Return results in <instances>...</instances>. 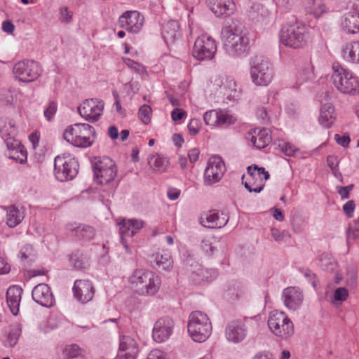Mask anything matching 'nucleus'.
<instances>
[{
    "label": "nucleus",
    "mask_w": 359,
    "mask_h": 359,
    "mask_svg": "<svg viewBox=\"0 0 359 359\" xmlns=\"http://www.w3.org/2000/svg\"><path fill=\"white\" fill-rule=\"evenodd\" d=\"M229 217L224 213L219 212L215 210H210L204 217L201 218V224L208 228L220 229L226 225Z\"/></svg>",
    "instance_id": "nucleus-28"
},
{
    "label": "nucleus",
    "mask_w": 359,
    "mask_h": 359,
    "mask_svg": "<svg viewBox=\"0 0 359 359\" xmlns=\"http://www.w3.org/2000/svg\"><path fill=\"white\" fill-rule=\"evenodd\" d=\"M154 256V261L159 269L170 271L172 269L173 260L170 252L168 250H162Z\"/></svg>",
    "instance_id": "nucleus-37"
},
{
    "label": "nucleus",
    "mask_w": 359,
    "mask_h": 359,
    "mask_svg": "<svg viewBox=\"0 0 359 359\" xmlns=\"http://www.w3.org/2000/svg\"><path fill=\"white\" fill-rule=\"evenodd\" d=\"M252 145L261 149L266 147L271 140V136L267 129L255 128L250 132L247 137Z\"/></svg>",
    "instance_id": "nucleus-31"
},
{
    "label": "nucleus",
    "mask_w": 359,
    "mask_h": 359,
    "mask_svg": "<svg viewBox=\"0 0 359 359\" xmlns=\"http://www.w3.org/2000/svg\"><path fill=\"white\" fill-rule=\"evenodd\" d=\"M353 185L351 184L346 187H337V192L341 199H347L350 197V191L352 190Z\"/></svg>",
    "instance_id": "nucleus-59"
},
{
    "label": "nucleus",
    "mask_w": 359,
    "mask_h": 359,
    "mask_svg": "<svg viewBox=\"0 0 359 359\" xmlns=\"http://www.w3.org/2000/svg\"><path fill=\"white\" fill-rule=\"evenodd\" d=\"M175 323L169 317L159 318L154 324L152 332L154 340L162 343L168 340L172 334Z\"/></svg>",
    "instance_id": "nucleus-20"
},
{
    "label": "nucleus",
    "mask_w": 359,
    "mask_h": 359,
    "mask_svg": "<svg viewBox=\"0 0 359 359\" xmlns=\"http://www.w3.org/2000/svg\"><path fill=\"white\" fill-rule=\"evenodd\" d=\"M341 27L348 34L359 33V13L353 11L345 13L341 20Z\"/></svg>",
    "instance_id": "nucleus-33"
},
{
    "label": "nucleus",
    "mask_w": 359,
    "mask_h": 359,
    "mask_svg": "<svg viewBox=\"0 0 359 359\" xmlns=\"http://www.w3.org/2000/svg\"><path fill=\"white\" fill-rule=\"evenodd\" d=\"M257 118L263 123H268L271 116L267 108L263 106L258 107L255 111Z\"/></svg>",
    "instance_id": "nucleus-49"
},
{
    "label": "nucleus",
    "mask_w": 359,
    "mask_h": 359,
    "mask_svg": "<svg viewBox=\"0 0 359 359\" xmlns=\"http://www.w3.org/2000/svg\"><path fill=\"white\" fill-rule=\"evenodd\" d=\"M151 111V107L147 104H144L140 108L139 118L144 124L150 122Z\"/></svg>",
    "instance_id": "nucleus-48"
},
{
    "label": "nucleus",
    "mask_w": 359,
    "mask_h": 359,
    "mask_svg": "<svg viewBox=\"0 0 359 359\" xmlns=\"http://www.w3.org/2000/svg\"><path fill=\"white\" fill-rule=\"evenodd\" d=\"M201 122L199 118H194L190 120L187 125V128L190 135H197L201 129Z\"/></svg>",
    "instance_id": "nucleus-52"
},
{
    "label": "nucleus",
    "mask_w": 359,
    "mask_h": 359,
    "mask_svg": "<svg viewBox=\"0 0 359 359\" xmlns=\"http://www.w3.org/2000/svg\"><path fill=\"white\" fill-rule=\"evenodd\" d=\"M247 335L245 325L241 320L229 322L225 328V337L228 341L238 344L244 340Z\"/></svg>",
    "instance_id": "nucleus-24"
},
{
    "label": "nucleus",
    "mask_w": 359,
    "mask_h": 359,
    "mask_svg": "<svg viewBox=\"0 0 359 359\" xmlns=\"http://www.w3.org/2000/svg\"><path fill=\"white\" fill-rule=\"evenodd\" d=\"M187 332L194 341H205L212 332V323L208 316L201 311H192L188 318Z\"/></svg>",
    "instance_id": "nucleus-3"
},
{
    "label": "nucleus",
    "mask_w": 359,
    "mask_h": 359,
    "mask_svg": "<svg viewBox=\"0 0 359 359\" xmlns=\"http://www.w3.org/2000/svg\"><path fill=\"white\" fill-rule=\"evenodd\" d=\"M320 267L325 271L332 272L337 267L336 260L329 254H323L319 259Z\"/></svg>",
    "instance_id": "nucleus-41"
},
{
    "label": "nucleus",
    "mask_w": 359,
    "mask_h": 359,
    "mask_svg": "<svg viewBox=\"0 0 359 359\" xmlns=\"http://www.w3.org/2000/svg\"><path fill=\"white\" fill-rule=\"evenodd\" d=\"M268 326L274 335L283 339H287L294 334L293 323L283 311H271L268 318Z\"/></svg>",
    "instance_id": "nucleus-9"
},
{
    "label": "nucleus",
    "mask_w": 359,
    "mask_h": 359,
    "mask_svg": "<svg viewBox=\"0 0 359 359\" xmlns=\"http://www.w3.org/2000/svg\"><path fill=\"white\" fill-rule=\"evenodd\" d=\"M69 260L72 266L78 270L86 268L88 260L83 253L79 250L73 252L69 257Z\"/></svg>",
    "instance_id": "nucleus-40"
},
{
    "label": "nucleus",
    "mask_w": 359,
    "mask_h": 359,
    "mask_svg": "<svg viewBox=\"0 0 359 359\" xmlns=\"http://www.w3.org/2000/svg\"><path fill=\"white\" fill-rule=\"evenodd\" d=\"M337 118L334 107L331 103L324 104L320 109L319 123L325 128H330Z\"/></svg>",
    "instance_id": "nucleus-34"
},
{
    "label": "nucleus",
    "mask_w": 359,
    "mask_h": 359,
    "mask_svg": "<svg viewBox=\"0 0 359 359\" xmlns=\"http://www.w3.org/2000/svg\"><path fill=\"white\" fill-rule=\"evenodd\" d=\"M95 129L88 123H75L68 126L64 132V139L77 147L86 148L92 145Z\"/></svg>",
    "instance_id": "nucleus-8"
},
{
    "label": "nucleus",
    "mask_w": 359,
    "mask_h": 359,
    "mask_svg": "<svg viewBox=\"0 0 359 359\" xmlns=\"http://www.w3.org/2000/svg\"><path fill=\"white\" fill-rule=\"evenodd\" d=\"M278 147L283 153L288 156L294 155L295 152L297 151V148L294 145L284 141L278 144Z\"/></svg>",
    "instance_id": "nucleus-50"
},
{
    "label": "nucleus",
    "mask_w": 359,
    "mask_h": 359,
    "mask_svg": "<svg viewBox=\"0 0 359 359\" xmlns=\"http://www.w3.org/2000/svg\"><path fill=\"white\" fill-rule=\"evenodd\" d=\"M248 176L243 182L245 187L250 192L259 193L264 189L266 181L269 178V173L264 168L257 165L248 166L247 168Z\"/></svg>",
    "instance_id": "nucleus-13"
},
{
    "label": "nucleus",
    "mask_w": 359,
    "mask_h": 359,
    "mask_svg": "<svg viewBox=\"0 0 359 359\" xmlns=\"http://www.w3.org/2000/svg\"><path fill=\"white\" fill-rule=\"evenodd\" d=\"M306 39V27L296 18L283 25L280 30V41L285 46L300 48L305 46Z\"/></svg>",
    "instance_id": "nucleus-4"
},
{
    "label": "nucleus",
    "mask_w": 359,
    "mask_h": 359,
    "mask_svg": "<svg viewBox=\"0 0 359 359\" xmlns=\"http://www.w3.org/2000/svg\"><path fill=\"white\" fill-rule=\"evenodd\" d=\"M221 36L224 48L229 56H240L249 48L248 30L242 25L233 23L223 27Z\"/></svg>",
    "instance_id": "nucleus-1"
},
{
    "label": "nucleus",
    "mask_w": 359,
    "mask_h": 359,
    "mask_svg": "<svg viewBox=\"0 0 359 359\" xmlns=\"http://www.w3.org/2000/svg\"><path fill=\"white\" fill-rule=\"evenodd\" d=\"M201 248L208 256L212 255L216 250V248L212 245L210 241L207 239H203L201 241Z\"/></svg>",
    "instance_id": "nucleus-56"
},
{
    "label": "nucleus",
    "mask_w": 359,
    "mask_h": 359,
    "mask_svg": "<svg viewBox=\"0 0 359 359\" xmlns=\"http://www.w3.org/2000/svg\"><path fill=\"white\" fill-rule=\"evenodd\" d=\"M104 103L97 98L87 99L79 107L80 116L90 123L98 121L103 114Z\"/></svg>",
    "instance_id": "nucleus-14"
},
{
    "label": "nucleus",
    "mask_w": 359,
    "mask_h": 359,
    "mask_svg": "<svg viewBox=\"0 0 359 359\" xmlns=\"http://www.w3.org/2000/svg\"><path fill=\"white\" fill-rule=\"evenodd\" d=\"M348 297V291L345 287H338L333 292V299L332 300L333 304L337 302H342L347 299Z\"/></svg>",
    "instance_id": "nucleus-45"
},
{
    "label": "nucleus",
    "mask_w": 359,
    "mask_h": 359,
    "mask_svg": "<svg viewBox=\"0 0 359 359\" xmlns=\"http://www.w3.org/2000/svg\"><path fill=\"white\" fill-rule=\"evenodd\" d=\"M183 257L190 280L196 285L205 282L204 279L207 277L203 274L202 266L194 259L193 253L187 250Z\"/></svg>",
    "instance_id": "nucleus-19"
},
{
    "label": "nucleus",
    "mask_w": 359,
    "mask_h": 359,
    "mask_svg": "<svg viewBox=\"0 0 359 359\" xmlns=\"http://www.w3.org/2000/svg\"><path fill=\"white\" fill-rule=\"evenodd\" d=\"M186 116V112L180 108H175L171 112V117L174 121H177Z\"/></svg>",
    "instance_id": "nucleus-64"
},
{
    "label": "nucleus",
    "mask_w": 359,
    "mask_h": 359,
    "mask_svg": "<svg viewBox=\"0 0 359 359\" xmlns=\"http://www.w3.org/2000/svg\"><path fill=\"white\" fill-rule=\"evenodd\" d=\"M147 359H166V353L159 349H154L148 354Z\"/></svg>",
    "instance_id": "nucleus-61"
},
{
    "label": "nucleus",
    "mask_w": 359,
    "mask_h": 359,
    "mask_svg": "<svg viewBox=\"0 0 359 359\" xmlns=\"http://www.w3.org/2000/svg\"><path fill=\"white\" fill-rule=\"evenodd\" d=\"M57 111V104L55 101H50L48 105L45 108L43 115L48 121L53 120Z\"/></svg>",
    "instance_id": "nucleus-46"
},
{
    "label": "nucleus",
    "mask_w": 359,
    "mask_h": 359,
    "mask_svg": "<svg viewBox=\"0 0 359 359\" xmlns=\"http://www.w3.org/2000/svg\"><path fill=\"white\" fill-rule=\"evenodd\" d=\"M271 233L273 239L277 242L283 241L286 238L290 237V234L287 231H281L276 228H271Z\"/></svg>",
    "instance_id": "nucleus-53"
},
{
    "label": "nucleus",
    "mask_w": 359,
    "mask_h": 359,
    "mask_svg": "<svg viewBox=\"0 0 359 359\" xmlns=\"http://www.w3.org/2000/svg\"><path fill=\"white\" fill-rule=\"evenodd\" d=\"M223 88L226 90L225 94L229 97L233 99L238 98L240 96V91L236 88V83L232 79H226L225 83L223 84Z\"/></svg>",
    "instance_id": "nucleus-43"
},
{
    "label": "nucleus",
    "mask_w": 359,
    "mask_h": 359,
    "mask_svg": "<svg viewBox=\"0 0 359 359\" xmlns=\"http://www.w3.org/2000/svg\"><path fill=\"white\" fill-rule=\"evenodd\" d=\"M334 140L337 143L343 147H347L350 143L351 139L348 135H340L336 134L334 135Z\"/></svg>",
    "instance_id": "nucleus-58"
},
{
    "label": "nucleus",
    "mask_w": 359,
    "mask_h": 359,
    "mask_svg": "<svg viewBox=\"0 0 359 359\" xmlns=\"http://www.w3.org/2000/svg\"><path fill=\"white\" fill-rule=\"evenodd\" d=\"M274 1L281 12L288 11L293 6L292 0H274Z\"/></svg>",
    "instance_id": "nucleus-55"
},
{
    "label": "nucleus",
    "mask_w": 359,
    "mask_h": 359,
    "mask_svg": "<svg viewBox=\"0 0 359 359\" xmlns=\"http://www.w3.org/2000/svg\"><path fill=\"white\" fill-rule=\"evenodd\" d=\"M60 19L62 22L68 23L71 21L72 15L67 7H62L60 11Z\"/></svg>",
    "instance_id": "nucleus-62"
},
{
    "label": "nucleus",
    "mask_w": 359,
    "mask_h": 359,
    "mask_svg": "<svg viewBox=\"0 0 359 359\" xmlns=\"http://www.w3.org/2000/svg\"><path fill=\"white\" fill-rule=\"evenodd\" d=\"M137 352L138 345L133 337L128 335L120 337L116 359H135Z\"/></svg>",
    "instance_id": "nucleus-23"
},
{
    "label": "nucleus",
    "mask_w": 359,
    "mask_h": 359,
    "mask_svg": "<svg viewBox=\"0 0 359 359\" xmlns=\"http://www.w3.org/2000/svg\"><path fill=\"white\" fill-rule=\"evenodd\" d=\"M210 7L218 18L230 16L236 11V4L233 0H210Z\"/></svg>",
    "instance_id": "nucleus-27"
},
{
    "label": "nucleus",
    "mask_w": 359,
    "mask_h": 359,
    "mask_svg": "<svg viewBox=\"0 0 359 359\" xmlns=\"http://www.w3.org/2000/svg\"><path fill=\"white\" fill-rule=\"evenodd\" d=\"M281 299L288 310L296 311L302 304L304 294L299 287L290 286L283 289Z\"/></svg>",
    "instance_id": "nucleus-21"
},
{
    "label": "nucleus",
    "mask_w": 359,
    "mask_h": 359,
    "mask_svg": "<svg viewBox=\"0 0 359 359\" xmlns=\"http://www.w3.org/2000/svg\"><path fill=\"white\" fill-rule=\"evenodd\" d=\"M144 22V18L140 13L128 11L119 17L118 26L130 33L137 34L142 29Z\"/></svg>",
    "instance_id": "nucleus-18"
},
{
    "label": "nucleus",
    "mask_w": 359,
    "mask_h": 359,
    "mask_svg": "<svg viewBox=\"0 0 359 359\" xmlns=\"http://www.w3.org/2000/svg\"><path fill=\"white\" fill-rule=\"evenodd\" d=\"M355 208V204L353 201H348L343 205V210L346 215L351 218L353 217Z\"/></svg>",
    "instance_id": "nucleus-57"
},
{
    "label": "nucleus",
    "mask_w": 359,
    "mask_h": 359,
    "mask_svg": "<svg viewBox=\"0 0 359 359\" xmlns=\"http://www.w3.org/2000/svg\"><path fill=\"white\" fill-rule=\"evenodd\" d=\"M219 109H212L206 111L203 115V120L207 126L217 128Z\"/></svg>",
    "instance_id": "nucleus-44"
},
{
    "label": "nucleus",
    "mask_w": 359,
    "mask_h": 359,
    "mask_svg": "<svg viewBox=\"0 0 359 359\" xmlns=\"http://www.w3.org/2000/svg\"><path fill=\"white\" fill-rule=\"evenodd\" d=\"M76 235L78 238L83 241H90L95 236L93 227L88 225H79L76 228Z\"/></svg>",
    "instance_id": "nucleus-42"
},
{
    "label": "nucleus",
    "mask_w": 359,
    "mask_h": 359,
    "mask_svg": "<svg viewBox=\"0 0 359 359\" xmlns=\"http://www.w3.org/2000/svg\"><path fill=\"white\" fill-rule=\"evenodd\" d=\"M143 224L142 220L136 219H123L118 223L121 242L126 252L131 253L127 238H133L143 227Z\"/></svg>",
    "instance_id": "nucleus-17"
},
{
    "label": "nucleus",
    "mask_w": 359,
    "mask_h": 359,
    "mask_svg": "<svg viewBox=\"0 0 359 359\" xmlns=\"http://www.w3.org/2000/svg\"><path fill=\"white\" fill-rule=\"evenodd\" d=\"M327 163L330 169L333 171L338 170V160L337 157L334 155L328 156L327 158Z\"/></svg>",
    "instance_id": "nucleus-63"
},
{
    "label": "nucleus",
    "mask_w": 359,
    "mask_h": 359,
    "mask_svg": "<svg viewBox=\"0 0 359 359\" xmlns=\"http://www.w3.org/2000/svg\"><path fill=\"white\" fill-rule=\"evenodd\" d=\"M22 294V289L18 285H13L8 287L6 292V302L11 312L17 316Z\"/></svg>",
    "instance_id": "nucleus-32"
},
{
    "label": "nucleus",
    "mask_w": 359,
    "mask_h": 359,
    "mask_svg": "<svg viewBox=\"0 0 359 359\" xmlns=\"http://www.w3.org/2000/svg\"><path fill=\"white\" fill-rule=\"evenodd\" d=\"M93 172L97 183L107 184L116 177L117 168L112 159L109 157H104L95 163Z\"/></svg>",
    "instance_id": "nucleus-12"
},
{
    "label": "nucleus",
    "mask_w": 359,
    "mask_h": 359,
    "mask_svg": "<svg viewBox=\"0 0 359 359\" xmlns=\"http://www.w3.org/2000/svg\"><path fill=\"white\" fill-rule=\"evenodd\" d=\"M72 291L74 298L82 304L91 301L95 294L93 283L88 280H75Z\"/></svg>",
    "instance_id": "nucleus-22"
},
{
    "label": "nucleus",
    "mask_w": 359,
    "mask_h": 359,
    "mask_svg": "<svg viewBox=\"0 0 359 359\" xmlns=\"http://www.w3.org/2000/svg\"><path fill=\"white\" fill-rule=\"evenodd\" d=\"M64 355L68 358H74L81 353V348L76 344L67 345L63 349Z\"/></svg>",
    "instance_id": "nucleus-47"
},
{
    "label": "nucleus",
    "mask_w": 359,
    "mask_h": 359,
    "mask_svg": "<svg viewBox=\"0 0 359 359\" xmlns=\"http://www.w3.org/2000/svg\"><path fill=\"white\" fill-rule=\"evenodd\" d=\"M236 118L229 111L219 109L217 128H226L233 125Z\"/></svg>",
    "instance_id": "nucleus-39"
},
{
    "label": "nucleus",
    "mask_w": 359,
    "mask_h": 359,
    "mask_svg": "<svg viewBox=\"0 0 359 359\" xmlns=\"http://www.w3.org/2000/svg\"><path fill=\"white\" fill-rule=\"evenodd\" d=\"M250 74L255 85L266 86L273 80L274 69L272 64L266 58L262 55H256L251 60Z\"/></svg>",
    "instance_id": "nucleus-7"
},
{
    "label": "nucleus",
    "mask_w": 359,
    "mask_h": 359,
    "mask_svg": "<svg viewBox=\"0 0 359 359\" xmlns=\"http://www.w3.org/2000/svg\"><path fill=\"white\" fill-rule=\"evenodd\" d=\"M17 135V128L15 121L9 118H0V136L4 140L11 154L9 157L17 162L23 163L27 160V151L20 145L18 140L15 139Z\"/></svg>",
    "instance_id": "nucleus-2"
},
{
    "label": "nucleus",
    "mask_w": 359,
    "mask_h": 359,
    "mask_svg": "<svg viewBox=\"0 0 359 359\" xmlns=\"http://www.w3.org/2000/svg\"><path fill=\"white\" fill-rule=\"evenodd\" d=\"M341 57L347 63L359 65V41H351L341 48Z\"/></svg>",
    "instance_id": "nucleus-29"
},
{
    "label": "nucleus",
    "mask_w": 359,
    "mask_h": 359,
    "mask_svg": "<svg viewBox=\"0 0 359 359\" xmlns=\"http://www.w3.org/2000/svg\"><path fill=\"white\" fill-rule=\"evenodd\" d=\"M161 34L167 45L174 43L181 37L179 22L176 20L165 22L162 26Z\"/></svg>",
    "instance_id": "nucleus-30"
},
{
    "label": "nucleus",
    "mask_w": 359,
    "mask_h": 359,
    "mask_svg": "<svg viewBox=\"0 0 359 359\" xmlns=\"http://www.w3.org/2000/svg\"><path fill=\"white\" fill-rule=\"evenodd\" d=\"M203 272L205 275V277H207V278H205V282H210L215 279L218 275L217 271L215 269H204L203 268Z\"/></svg>",
    "instance_id": "nucleus-60"
},
{
    "label": "nucleus",
    "mask_w": 359,
    "mask_h": 359,
    "mask_svg": "<svg viewBox=\"0 0 359 359\" xmlns=\"http://www.w3.org/2000/svg\"><path fill=\"white\" fill-rule=\"evenodd\" d=\"M314 79L313 66L311 63L307 64L298 70L293 88H299L304 83L312 81Z\"/></svg>",
    "instance_id": "nucleus-36"
},
{
    "label": "nucleus",
    "mask_w": 359,
    "mask_h": 359,
    "mask_svg": "<svg viewBox=\"0 0 359 359\" xmlns=\"http://www.w3.org/2000/svg\"><path fill=\"white\" fill-rule=\"evenodd\" d=\"M22 333V326L19 323H15L10 326L9 332L4 341V346L6 347H14L19 340Z\"/></svg>",
    "instance_id": "nucleus-38"
},
{
    "label": "nucleus",
    "mask_w": 359,
    "mask_h": 359,
    "mask_svg": "<svg viewBox=\"0 0 359 359\" xmlns=\"http://www.w3.org/2000/svg\"><path fill=\"white\" fill-rule=\"evenodd\" d=\"M130 283L136 287L139 294L154 295L159 290L161 280L157 275L151 271L137 269L130 277Z\"/></svg>",
    "instance_id": "nucleus-6"
},
{
    "label": "nucleus",
    "mask_w": 359,
    "mask_h": 359,
    "mask_svg": "<svg viewBox=\"0 0 359 359\" xmlns=\"http://www.w3.org/2000/svg\"><path fill=\"white\" fill-rule=\"evenodd\" d=\"M332 80L334 87L343 94H359V78L340 64H333Z\"/></svg>",
    "instance_id": "nucleus-5"
},
{
    "label": "nucleus",
    "mask_w": 359,
    "mask_h": 359,
    "mask_svg": "<svg viewBox=\"0 0 359 359\" xmlns=\"http://www.w3.org/2000/svg\"><path fill=\"white\" fill-rule=\"evenodd\" d=\"M3 209L6 212V224L9 228L19 225L25 217V209L20 205H12Z\"/></svg>",
    "instance_id": "nucleus-26"
},
{
    "label": "nucleus",
    "mask_w": 359,
    "mask_h": 359,
    "mask_svg": "<svg viewBox=\"0 0 359 359\" xmlns=\"http://www.w3.org/2000/svg\"><path fill=\"white\" fill-rule=\"evenodd\" d=\"M33 300L42 306L50 308L55 304V299L50 287L45 283L36 285L32 292Z\"/></svg>",
    "instance_id": "nucleus-25"
},
{
    "label": "nucleus",
    "mask_w": 359,
    "mask_h": 359,
    "mask_svg": "<svg viewBox=\"0 0 359 359\" xmlns=\"http://www.w3.org/2000/svg\"><path fill=\"white\" fill-rule=\"evenodd\" d=\"M225 172L223 161L219 156H212L209 158L203 175L205 186H211L221 180Z\"/></svg>",
    "instance_id": "nucleus-16"
},
{
    "label": "nucleus",
    "mask_w": 359,
    "mask_h": 359,
    "mask_svg": "<svg viewBox=\"0 0 359 359\" xmlns=\"http://www.w3.org/2000/svg\"><path fill=\"white\" fill-rule=\"evenodd\" d=\"M304 8L306 13L315 18H319L327 11L324 0H304Z\"/></svg>",
    "instance_id": "nucleus-35"
},
{
    "label": "nucleus",
    "mask_w": 359,
    "mask_h": 359,
    "mask_svg": "<svg viewBox=\"0 0 359 359\" xmlns=\"http://www.w3.org/2000/svg\"><path fill=\"white\" fill-rule=\"evenodd\" d=\"M41 73V69L39 63L33 60L20 61L13 67V74L15 77L23 82L36 80Z\"/></svg>",
    "instance_id": "nucleus-15"
},
{
    "label": "nucleus",
    "mask_w": 359,
    "mask_h": 359,
    "mask_svg": "<svg viewBox=\"0 0 359 359\" xmlns=\"http://www.w3.org/2000/svg\"><path fill=\"white\" fill-rule=\"evenodd\" d=\"M60 324V320L55 315H51L47 320L46 323V331L53 330L59 327Z\"/></svg>",
    "instance_id": "nucleus-54"
},
{
    "label": "nucleus",
    "mask_w": 359,
    "mask_h": 359,
    "mask_svg": "<svg viewBox=\"0 0 359 359\" xmlns=\"http://www.w3.org/2000/svg\"><path fill=\"white\" fill-rule=\"evenodd\" d=\"M167 163L168 161L165 158L156 156L154 157L152 166H154V170L158 172H164L166 170Z\"/></svg>",
    "instance_id": "nucleus-51"
},
{
    "label": "nucleus",
    "mask_w": 359,
    "mask_h": 359,
    "mask_svg": "<svg viewBox=\"0 0 359 359\" xmlns=\"http://www.w3.org/2000/svg\"><path fill=\"white\" fill-rule=\"evenodd\" d=\"M217 52L215 40L208 34H201L196 39L192 55L197 60L204 61L212 60Z\"/></svg>",
    "instance_id": "nucleus-10"
},
{
    "label": "nucleus",
    "mask_w": 359,
    "mask_h": 359,
    "mask_svg": "<svg viewBox=\"0 0 359 359\" xmlns=\"http://www.w3.org/2000/svg\"><path fill=\"white\" fill-rule=\"evenodd\" d=\"M79 163L75 158L57 156L54 160V173L60 182L73 180L78 173Z\"/></svg>",
    "instance_id": "nucleus-11"
}]
</instances>
